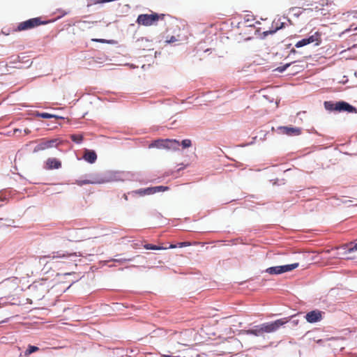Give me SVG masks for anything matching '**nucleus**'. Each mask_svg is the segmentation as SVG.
<instances>
[{
  "label": "nucleus",
  "instance_id": "nucleus-1",
  "mask_svg": "<svg viewBox=\"0 0 357 357\" xmlns=\"http://www.w3.org/2000/svg\"><path fill=\"white\" fill-rule=\"evenodd\" d=\"M291 317H284L277 319L274 321L266 322L262 324L255 326L254 328L245 331L247 335H253L255 336H261L264 333H271L277 331L280 327L291 321Z\"/></svg>",
  "mask_w": 357,
  "mask_h": 357
},
{
  "label": "nucleus",
  "instance_id": "nucleus-2",
  "mask_svg": "<svg viewBox=\"0 0 357 357\" xmlns=\"http://www.w3.org/2000/svg\"><path fill=\"white\" fill-rule=\"evenodd\" d=\"M167 17H170L165 14H141L137 17V23L139 25L145 26H151L155 24L159 20H165Z\"/></svg>",
  "mask_w": 357,
  "mask_h": 357
},
{
  "label": "nucleus",
  "instance_id": "nucleus-3",
  "mask_svg": "<svg viewBox=\"0 0 357 357\" xmlns=\"http://www.w3.org/2000/svg\"><path fill=\"white\" fill-rule=\"evenodd\" d=\"M46 23V22L42 21L40 17L31 18L20 22L15 30L17 31H26Z\"/></svg>",
  "mask_w": 357,
  "mask_h": 357
},
{
  "label": "nucleus",
  "instance_id": "nucleus-4",
  "mask_svg": "<svg viewBox=\"0 0 357 357\" xmlns=\"http://www.w3.org/2000/svg\"><path fill=\"white\" fill-rule=\"evenodd\" d=\"M298 266H299L298 263H294V264H288V265L273 266V267L268 268L266 269V272L271 275H278V274H281L283 273L291 271L292 270L298 267Z\"/></svg>",
  "mask_w": 357,
  "mask_h": 357
},
{
  "label": "nucleus",
  "instance_id": "nucleus-5",
  "mask_svg": "<svg viewBox=\"0 0 357 357\" xmlns=\"http://www.w3.org/2000/svg\"><path fill=\"white\" fill-rule=\"evenodd\" d=\"M57 139H53L50 140L43 139L34 148L33 152H38L44 151L53 147H56L59 145Z\"/></svg>",
  "mask_w": 357,
  "mask_h": 357
},
{
  "label": "nucleus",
  "instance_id": "nucleus-6",
  "mask_svg": "<svg viewBox=\"0 0 357 357\" xmlns=\"http://www.w3.org/2000/svg\"><path fill=\"white\" fill-rule=\"evenodd\" d=\"M179 142L176 139H166L163 140H156L153 144L150 145V147H164L169 149L173 147V144H176V146L179 145Z\"/></svg>",
  "mask_w": 357,
  "mask_h": 357
},
{
  "label": "nucleus",
  "instance_id": "nucleus-7",
  "mask_svg": "<svg viewBox=\"0 0 357 357\" xmlns=\"http://www.w3.org/2000/svg\"><path fill=\"white\" fill-rule=\"evenodd\" d=\"M335 109L336 111L339 112L345 111L349 113L357 112V109L356 107L344 101L337 102Z\"/></svg>",
  "mask_w": 357,
  "mask_h": 357
},
{
  "label": "nucleus",
  "instance_id": "nucleus-8",
  "mask_svg": "<svg viewBox=\"0 0 357 357\" xmlns=\"http://www.w3.org/2000/svg\"><path fill=\"white\" fill-rule=\"evenodd\" d=\"M323 312L320 310H315L309 312L305 315V319L309 323H315L322 319Z\"/></svg>",
  "mask_w": 357,
  "mask_h": 357
},
{
  "label": "nucleus",
  "instance_id": "nucleus-9",
  "mask_svg": "<svg viewBox=\"0 0 357 357\" xmlns=\"http://www.w3.org/2000/svg\"><path fill=\"white\" fill-rule=\"evenodd\" d=\"M278 130L282 134L289 136H297L301 133V129L296 127L280 126Z\"/></svg>",
  "mask_w": 357,
  "mask_h": 357
},
{
  "label": "nucleus",
  "instance_id": "nucleus-10",
  "mask_svg": "<svg viewBox=\"0 0 357 357\" xmlns=\"http://www.w3.org/2000/svg\"><path fill=\"white\" fill-rule=\"evenodd\" d=\"M71 256H75V253L72 252H63V251H57L54 252L51 255H49L47 256H40V260L43 259L45 258H52V259H57V258H68Z\"/></svg>",
  "mask_w": 357,
  "mask_h": 357
},
{
  "label": "nucleus",
  "instance_id": "nucleus-11",
  "mask_svg": "<svg viewBox=\"0 0 357 357\" xmlns=\"http://www.w3.org/2000/svg\"><path fill=\"white\" fill-rule=\"evenodd\" d=\"M61 167V162L55 158H49L45 164V169H59Z\"/></svg>",
  "mask_w": 357,
  "mask_h": 357
},
{
  "label": "nucleus",
  "instance_id": "nucleus-12",
  "mask_svg": "<svg viewBox=\"0 0 357 357\" xmlns=\"http://www.w3.org/2000/svg\"><path fill=\"white\" fill-rule=\"evenodd\" d=\"M83 158L86 161L90 163H93L97 159V155L94 151L86 150Z\"/></svg>",
  "mask_w": 357,
  "mask_h": 357
},
{
  "label": "nucleus",
  "instance_id": "nucleus-13",
  "mask_svg": "<svg viewBox=\"0 0 357 357\" xmlns=\"http://www.w3.org/2000/svg\"><path fill=\"white\" fill-rule=\"evenodd\" d=\"M177 245H174V244H171L169 248H167V247H162V246H158V245H152V244H149V243H147V244H144V248L146 250H166L167 248H176Z\"/></svg>",
  "mask_w": 357,
  "mask_h": 357
},
{
  "label": "nucleus",
  "instance_id": "nucleus-14",
  "mask_svg": "<svg viewBox=\"0 0 357 357\" xmlns=\"http://www.w3.org/2000/svg\"><path fill=\"white\" fill-rule=\"evenodd\" d=\"M307 38L309 40V44L314 43L316 45H319L321 43V33L317 31Z\"/></svg>",
  "mask_w": 357,
  "mask_h": 357
},
{
  "label": "nucleus",
  "instance_id": "nucleus-15",
  "mask_svg": "<svg viewBox=\"0 0 357 357\" xmlns=\"http://www.w3.org/2000/svg\"><path fill=\"white\" fill-rule=\"evenodd\" d=\"M75 231H71L70 229L66 230L61 234V238L66 239L69 241H75V236L73 235Z\"/></svg>",
  "mask_w": 357,
  "mask_h": 357
},
{
  "label": "nucleus",
  "instance_id": "nucleus-16",
  "mask_svg": "<svg viewBox=\"0 0 357 357\" xmlns=\"http://www.w3.org/2000/svg\"><path fill=\"white\" fill-rule=\"evenodd\" d=\"M36 116L43 118V119H52V118L59 119L60 118L59 116L54 115V114H51L46 113V112L40 113L38 112L36 113Z\"/></svg>",
  "mask_w": 357,
  "mask_h": 357
},
{
  "label": "nucleus",
  "instance_id": "nucleus-17",
  "mask_svg": "<svg viewBox=\"0 0 357 357\" xmlns=\"http://www.w3.org/2000/svg\"><path fill=\"white\" fill-rule=\"evenodd\" d=\"M70 139L74 142L80 144L83 141L84 136L81 134H73L70 135Z\"/></svg>",
  "mask_w": 357,
  "mask_h": 357
},
{
  "label": "nucleus",
  "instance_id": "nucleus-18",
  "mask_svg": "<svg viewBox=\"0 0 357 357\" xmlns=\"http://www.w3.org/2000/svg\"><path fill=\"white\" fill-rule=\"evenodd\" d=\"M283 24L284 23H280V25L278 26V24L276 25V26L273 29V30H270V31H264L263 33L264 36H268V34H272V33H275L278 30H279L280 29H282L283 27Z\"/></svg>",
  "mask_w": 357,
  "mask_h": 357
},
{
  "label": "nucleus",
  "instance_id": "nucleus-19",
  "mask_svg": "<svg viewBox=\"0 0 357 357\" xmlns=\"http://www.w3.org/2000/svg\"><path fill=\"white\" fill-rule=\"evenodd\" d=\"M324 106L327 110H330V111L335 110V107L336 106V102L334 103L331 101H326L324 102Z\"/></svg>",
  "mask_w": 357,
  "mask_h": 357
},
{
  "label": "nucleus",
  "instance_id": "nucleus-20",
  "mask_svg": "<svg viewBox=\"0 0 357 357\" xmlns=\"http://www.w3.org/2000/svg\"><path fill=\"white\" fill-rule=\"evenodd\" d=\"M38 350H39V348L38 347L29 345L28 349L25 351V355L26 356L30 355L31 354L38 351Z\"/></svg>",
  "mask_w": 357,
  "mask_h": 357
},
{
  "label": "nucleus",
  "instance_id": "nucleus-21",
  "mask_svg": "<svg viewBox=\"0 0 357 357\" xmlns=\"http://www.w3.org/2000/svg\"><path fill=\"white\" fill-rule=\"evenodd\" d=\"M95 182L94 181H92L91 180H88V179H85V180H76L75 183L79 185V186H82V185H86V184H90V183H94Z\"/></svg>",
  "mask_w": 357,
  "mask_h": 357
},
{
  "label": "nucleus",
  "instance_id": "nucleus-22",
  "mask_svg": "<svg viewBox=\"0 0 357 357\" xmlns=\"http://www.w3.org/2000/svg\"><path fill=\"white\" fill-rule=\"evenodd\" d=\"M308 44H309V40H307V38H303V39H302V40H301L298 41V42L296 43L295 46H296V47H303V46H305V45H308Z\"/></svg>",
  "mask_w": 357,
  "mask_h": 357
},
{
  "label": "nucleus",
  "instance_id": "nucleus-23",
  "mask_svg": "<svg viewBox=\"0 0 357 357\" xmlns=\"http://www.w3.org/2000/svg\"><path fill=\"white\" fill-rule=\"evenodd\" d=\"M168 189H169L168 187L162 186V185L153 187L155 193L159 192H165V191L167 190Z\"/></svg>",
  "mask_w": 357,
  "mask_h": 357
},
{
  "label": "nucleus",
  "instance_id": "nucleus-24",
  "mask_svg": "<svg viewBox=\"0 0 357 357\" xmlns=\"http://www.w3.org/2000/svg\"><path fill=\"white\" fill-rule=\"evenodd\" d=\"M181 145H182L183 149L189 148L192 145L191 140L188 139H183L181 142Z\"/></svg>",
  "mask_w": 357,
  "mask_h": 357
},
{
  "label": "nucleus",
  "instance_id": "nucleus-25",
  "mask_svg": "<svg viewBox=\"0 0 357 357\" xmlns=\"http://www.w3.org/2000/svg\"><path fill=\"white\" fill-rule=\"evenodd\" d=\"M343 248H347L348 247V250H347V252H354V251H357V243L354 245L353 246H351V247H349V245L348 244H344L343 246Z\"/></svg>",
  "mask_w": 357,
  "mask_h": 357
},
{
  "label": "nucleus",
  "instance_id": "nucleus-26",
  "mask_svg": "<svg viewBox=\"0 0 357 357\" xmlns=\"http://www.w3.org/2000/svg\"><path fill=\"white\" fill-rule=\"evenodd\" d=\"M347 15V17H352L353 18H356L357 17V10H351V11L347 12V13L343 14V15Z\"/></svg>",
  "mask_w": 357,
  "mask_h": 357
},
{
  "label": "nucleus",
  "instance_id": "nucleus-27",
  "mask_svg": "<svg viewBox=\"0 0 357 357\" xmlns=\"http://www.w3.org/2000/svg\"><path fill=\"white\" fill-rule=\"evenodd\" d=\"M291 63H287L284 66L278 67L275 70L278 71L279 73L284 72L289 66H290Z\"/></svg>",
  "mask_w": 357,
  "mask_h": 357
},
{
  "label": "nucleus",
  "instance_id": "nucleus-28",
  "mask_svg": "<svg viewBox=\"0 0 357 357\" xmlns=\"http://www.w3.org/2000/svg\"><path fill=\"white\" fill-rule=\"evenodd\" d=\"M131 193L134 194V195H138L139 196H144L145 195L144 189H139V190H134V191L131 192Z\"/></svg>",
  "mask_w": 357,
  "mask_h": 357
},
{
  "label": "nucleus",
  "instance_id": "nucleus-29",
  "mask_svg": "<svg viewBox=\"0 0 357 357\" xmlns=\"http://www.w3.org/2000/svg\"><path fill=\"white\" fill-rule=\"evenodd\" d=\"M153 187L144 188L145 195L155 194Z\"/></svg>",
  "mask_w": 357,
  "mask_h": 357
},
{
  "label": "nucleus",
  "instance_id": "nucleus-30",
  "mask_svg": "<svg viewBox=\"0 0 357 357\" xmlns=\"http://www.w3.org/2000/svg\"><path fill=\"white\" fill-rule=\"evenodd\" d=\"M189 245H190V242H181V243H179L178 244V246L179 248L187 247V246H189Z\"/></svg>",
  "mask_w": 357,
  "mask_h": 357
},
{
  "label": "nucleus",
  "instance_id": "nucleus-31",
  "mask_svg": "<svg viewBox=\"0 0 357 357\" xmlns=\"http://www.w3.org/2000/svg\"><path fill=\"white\" fill-rule=\"evenodd\" d=\"M293 326H297L299 323V320L298 319H293L291 322Z\"/></svg>",
  "mask_w": 357,
  "mask_h": 357
},
{
  "label": "nucleus",
  "instance_id": "nucleus-32",
  "mask_svg": "<svg viewBox=\"0 0 357 357\" xmlns=\"http://www.w3.org/2000/svg\"><path fill=\"white\" fill-rule=\"evenodd\" d=\"M176 41V39L174 36H172L171 39L169 40H168L167 42L168 43H173V42H175Z\"/></svg>",
  "mask_w": 357,
  "mask_h": 357
},
{
  "label": "nucleus",
  "instance_id": "nucleus-33",
  "mask_svg": "<svg viewBox=\"0 0 357 357\" xmlns=\"http://www.w3.org/2000/svg\"><path fill=\"white\" fill-rule=\"evenodd\" d=\"M93 41L100 42V43H104V40L102 39H93Z\"/></svg>",
  "mask_w": 357,
  "mask_h": 357
},
{
  "label": "nucleus",
  "instance_id": "nucleus-34",
  "mask_svg": "<svg viewBox=\"0 0 357 357\" xmlns=\"http://www.w3.org/2000/svg\"><path fill=\"white\" fill-rule=\"evenodd\" d=\"M161 357H178V356H169V355L162 354V355H161Z\"/></svg>",
  "mask_w": 357,
  "mask_h": 357
},
{
  "label": "nucleus",
  "instance_id": "nucleus-35",
  "mask_svg": "<svg viewBox=\"0 0 357 357\" xmlns=\"http://www.w3.org/2000/svg\"><path fill=\"white\" fill-rule=\"evenodd\" d=\"M24 132H25V134H26V135H27V134H29V133H30V130H29V129H28V128H26V129H24Z\"/></svg>",
  "mask_w": 357,
  "mask_h": 357
},
{
  "label": "nucleus",
  "instance_id": "nucleus-36",
  "mask_svg": "<svg viewBox=\"0 0 357 357\" xmlns=\"http://www.w3.org/2000/svg\"><path fill=\"white\" fill-rule=\"evenodd\" d=\"M123 197L124 198L125 200H128V195L126 194H124Z\"/></svg>",
  "mask_w": 357,
  "mask_h": 357
},
{
  "label": "nucleus",
  "instance_id": "nucleus-37",
  "mask_svg": "<svg viewBox=\"0 0 357 357\" xmlns=\"http://www.w3.org/2000/svg\"><path fill=\"white\" fill-rule=\"evenodd\" d=\"M19 132H21V130H19V129H15V130H14V133Z\"/></svg>",
  "mask_w": 357,
  "mask_h": 357
}]
</instances>
